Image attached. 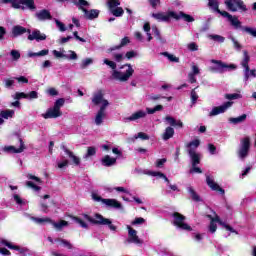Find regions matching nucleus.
Here are the masks:
<instances>
[{
	"mask_svg": "<svg viewBox=\"0 0 256 256\" xmlns=\"http://www.w3.org/2000/svg\"><path fill=\"white\" fill-rule=\"evenodd\" d=\"M73 221L80 225L82 229H89V224L87 223H92L93 225H106L110 231H117V226L113 225L111 219L105 218L101 214H95L94 216L82 214L79 217H74Z\"/></svg>",
	"mask_w": 256,
	"mask_h": 256,
	"instance_id": "obj_1",
	"label": "nucleus"
},
{
	"mask_svg": "<svg viewBox=\"0 0 256 256\" xmlns=\"http://www.w3.org/2000/svg\"><path fill=\"white\" fill-rule=\"evenodd\" d=\"M104 65H107L112 69V77L116 81H121L122 83H125V81H129L131 77H133V74L135 73V69H133V66L131 64H125L120 67V69H125L124 71L117 70V63L115 61L104 59L103 60Z\"/></svg>",
	"mask_w": 256,
	"mask_h": 256,
	"instance_id": "obj_2",
	"label": "nucleus"
},
{
	"mask_svg": "<svg viewBox=\"0 0 256 256\" xmlns=\"http://www.w3.org/2000/svg\"><path fill=\"white\" fill-rule=\"evenodd\" d=\"M92 103H94V105H101L100 110L98 111L95 117V124L101 125V123H103V119H105L107 115L105 109L109 107V101L103 98V92L98 91L93 95Z\"/></svg>",
	"mask_w": 256,
	"mask_h": 256,
	"instance_id": "obj_3",
	"label": "nucleus"
},
{
	"mask_svg": "<svg viewBox=\"0 0 256 256\" xmlns=\"http://www.w3.org/2000/svg\"><path fill=\"white\" fill-rule=\"evenodd\" d=\"M249 61H251V57L249 56V52L247 50L243 51V59L241 61V67H243V73H244V83L247 85V82L251 77H256V70L249 68Z\"/></svg>",
	"mask_w": 256,
	"mask_h": 256,
	"instance_id": "obj_4",
	"label": "nucleus"
},
{
	"mask_svg": "<svg viewBox=\"0 0 256 256\" xmlns=\"http://www.w3.org/2000/svg\"><path fill=\"white\" fill-rule=\"evenodd\" d=\"M208 217L210 218V225L208 229L211 233H215V231H217V223H219V225L226 229V231H229L230 233H236L237 235V231H235V229H233V227H231L229 224L223 222L221 218H219V216L213 217L211 215H208Z\"/></svg>",
	"mask_w": 256,
	"mask_h": 256,
	"instance_id": "obj_5",
	"label": "nucleus"
},
{
	"mask_svg": "<svg viewBox=\"0 0 256 256\" xmlns=\"http://www.w3.org/2000/svg\"><path fill=\"white\" fill-rule=\"evenodd\" d=\"M2 3H11L14 9H35V1L33 0H1Z\"/></svg>",
	"mask_w": 256,
	"mask_h": 256,
	"instance_id": "obj_6",
	"label": "nucleus"
},
{
	"mask_svg": "<svg viewBox=\"0 0 256 256\" xmlns=\"http://www.w3.org/2000/svg\"><path fill=\"white\" fill-rule=\"evenodd\" d=\"M126 229L128 231L126 243H128V245L132 244L141 247V245H143V239L139 238V235H137V230L131 227V225H126Z\"/></svg>",
	"mask_w": 256,
	"mask_h": 256,
	"instance_id": "obj_7",
	"label": "nucleus"
},
{
	"mask_svg": "<svg viewBox=\"0 0 256 256\" xmlns=\"http://www.w3.org/2000/svg\"><path fill=\"white\" fill-rule=\"evenodd\" d=\"M251 148V139L246 136L241 139L240 146L238 149V157L241 161H244L247 155H249V149Z\"/></svg>",
	"mask_w": 256,
	"mask_h": 256,
	"instance_id": "obj_8",
	"label": "nucleus"
},
{
	"mask_svg": "<svg viewBox=\"0 0 256 256\" xmlns=\"http://www.w3.org/2000/svg\"><path fill=\"white\" fill-rule=\"evenodd\" d=\"M94 201H101L103 205L106 207H110L111 209H119L120 211H123V204L119 202L117 199H111V198H101V196L93 195Z\"/></svg>",
	"mask_w": 256,
	"mask_h": 256,
	"instance_id": "obj_9",
	"label": "nucleus"
},
{
	"mask_svg": "<svg viewBox=\"0 0 256 256\" xmlns=\"http://www.w3.org/2000/svg\"><path fill=\"white\" fill-rule=\"evenodd\" d=\"M172 217L174 219L173 224L175 227L181 229L182 231H193V228H191V226L185 222V216L179 212H176L172 214Z\"/></svg>",
	"mask_w": 256,
	"mask_h": 256,
	"instance_id": "obj_10",
	"label": "nucleus"
},
{
	"mask_svg": "<svg viewBox=\"0 0 256 256\" xmlns=\"http://www.w3.org/2000/svg\"><path fill=\"white\" fill-rule=\"evenodd\" d=\"M35 223H38V225H45V223H51L53 225L54 229H57V231H61L63 227H67L69 225V222L65 220H61L59 222H53L51 218H34Z\"/></svg>",
	"mask_w": 256,
	"mask_h": 256,
	"instance_id": "obj_11",
	"label": "nucleus"
},
{
	"mask_svg": "<svg viewBox=\"0 0 256 256\" xmlns=\"http://www.w3.org/2000/svg\"><path fill=\"white\" fill-rule=\"evenodd\" d=\"M143 174L149 175L150 177H159V179H164V181L167 182V186L169 187V189H171V191H179V187H177V185L175 184H171L169 178H167V176L161 172L144 170Z\"/></svg>",
	"mask_w": 256,
	"mask_h": 256,
	"instance_id": "obj_12",
	"label": "nucleus"
},
{
	"mask_svg": "<svg viewBox=\"0 0 256 256\" xmlns=\"http://www.w3.org/2000/svg\"><path fill=\"white\" fill-rule=\"evenodd\" d=\"M0 245L2 247H7L8 249H11L12 251H18V253H21V255H25V253H29V249L27 247L18 246L13 244L7 239L1 238L0 239Z\"/></svg>",
	"mask_w": 256,
	"mask_h": 256,
	"instance_id": "obj_13",
	"label": "nucleus"
},
{
	"mask_svg": "<svg viewBox=\"0 0 256 256\" xmlns=\"http://www.w3.org/2000/svg\"><path fill=\"white\" fill-rule=\"evenodd\" d=\"M225 5L229 11L235 12L240 9V11H247L245 4L241 0H225Z\"/></svg>",
	"mask_w": 256,
	"mask_h": 256,
	"instance_id": "obj_14",
	"label": "nucleus"
},
{
	"mask_svg": "<svg viewBox=\"0 0 256 256\" xmlns=\"http://www.w3.org/2000/svg\"><path fill=\"white\" fill-rule=\"evenodd\" d=\"M230 107H233V102L231 101L225 102L223 105L213 107L209 112V117H216V115H221L225 113L227 109H230Z\"/></svg>",
	"mask_w": 256,
	"mask_h": 256,
	"instance_id": "obj_15",
	"label": "nucleus"
},
{
	"mask_svg": "<svg viewBox=\"0 0 256 256\" xmlns=\"http://www.w3.org/2000/svg\"><path fill=\"white\" fill-rule=\"evenodd\" d=\"M152 17L154 19H156V21H163V22H167L169 21V19H171V17L173 19L177 18V13L176 12H173V11H170V12H159V13H153L152 14Z\"/></svg>",
	"mask_w": 256,
	"mask_h": 256,
	"instance_id": "obj_16",
	"label": "nucleus"
},
{
	"mask_svg": "<svg viewBox=\"0 0 256 256\" xmlns=\"http://www.w3.org/2000/svg\"><path fill=\"white\" fill-rule=\"evenodd\" d=\"M206 183L212 191H217L220 195H225V190L215 182V178L213 176L206 175Z\"/></svg>",
	"mask_w": 256,
	"mask_h": 256,
	"instance_id": "obj_17",
	"label": "nucleus"
},
{
	"mask_svg": "<svg viewBox=\"0 0 256 256\" xmlns=\"http://www.w3.org/2000/svg\"><path fill=\"white\" fill-rule=\"evenodd\" d=\"M212 63L216 65L213 69L218 73H225V71H228V69H235V65H227L221 61L212 60Z\"/></svg>",
	"mask_w": 256,
	"mask_h": 256,
	"instance_id": "obj_18",
	"label": "nucleus"
},
{
	"mask_svg": "<svg viewBox=\"0 0 256 256\" xmlns=\"http://www.w3.org/2000/svg\"><path fill=\"white\" fill-rule=\"evenodd\" d=\"M222 17H225L234 29H241V21L236 16L229 14L227 11L222 12Z\"/></svg>",
	"mask_w": 256,
	"mask_h": 256,
	"instance_id": "obj_19",
	"label": "nucleus"
},
{
	"mask_svg": "<svg viewBox=\"0 0 256 256\" xmlns=\"http://www.w3.org/2000/svg\"><path fill=\"white\" fill-rule=\"evenodd\" d=\"M61 110H56L55 106L49 108L46 113L42 114L44 119H57V117H61Z\"/></svg>",
	"mask_w": 256,
	"mask_h": 256,
	"instance_id": "obj_20",
	"label": "nucleus"
},
{
	"mask_svg": "<svg viewBox=\"0 0 256 256\" xmlns=\"http://www.w3.org/2000/svg\"><path fill=\"white\" fill-rule=\"evenodd\" d=\"M29 36L28 39L29 41H45V39H47V35L41 33V31L39 30H34L31 33V30H28Z\"/></svg>",
	"mask_w": 256,
	"mask_h": 256,
	"instance_id": "obj_21",
	"label": "nucleus"
},
{
	"mask_svg": "<svg viewBox=\"0 0 256 256\" xmlns=\"http://www.w3.org/2000/svg\"><path fill=\"white\" fill-rule=\"evenodd\" d=\"M79 9H81L86 17V19H89L90 21H93V19H97L99 17V10L97 9H92V10H87L84 7L85 6H78Z\"/></svg>",
	"mask_w": 256,
	"mask_h": 256,
	"instance_id": "obj_22",
	"label": "nucleus"
},
{
	"mask_svg": "<svg viewBox=\"0 0 256 256\" xmlns=\"http://www.w3.org/2000/svg\"><path fill=\"white\" fill-rule=\"evenodd\" d=\"M145 117H147V112L144 110H138L129 117L125 118V122L127 123V121H139V119H145Z\"/></svg>",
	"mask_w": 256,
	"mask_h": 256,
	"instance_id": "obj_23",
	"label": "nucleus"
},
{
	"mask_svg": "<svg viewBox=\"0 0 256 256\" xmlns=\"http://www.w3.org/2000/svg\"><path fill=\"white\" fill-rule=\"evenodd\" d=\"M2 151L5 153H23V151H25V144H23V140H20L19 148H15V146H5L2 148Z\"/></svg>",
	"mask_w": 256,
	"mask_h": 256,
	"instance_id": "obj_24",
	"label": "nucleus"
},
{
	"mask_svg": "<svg viewBox=\"0 0 256 256\" xmlns=\"http://www.w3.org/2000/svg\"><path fill=\"white\" fill-rule=\"evenodd\" d=\"M199 73H201V69H199V66L193 64L192 71L188 74L189 83H197V75H199Z\"/></svg>",
	"mask_w": 256,
	"mask_h": 256,
	"instance_id": "obj_25",
	"label": "nucleus"
},
{
	"mask_svg": "<svg viewBox=\"0 0 256 256\" xmlns=\"http://www.w3.org/2000/svg\"><path fill=\"white\" fill-rule=\"evenodd\" d=\"M101 165L103 167H113L117 163V158L111 157L109 155H105L104 157L101 158Z\"/></svg>",
	"mask_w": 256,
	"mask_h": 256,
	"instance_id": "obj_26",
	"label": "nucleus"
},
{
	"mask_svg": "<svg viewBox=\"0 0 256 256\" xmlns=\"http://www.w3.org/2000/svg\"><path fill=\"white\" fill-rule=\"evenodd\" d=\"M175 135V129L171 126L165 128L164 132L162 133L163 141H169V139H173Z\"/></svg>",
	"mask_w": 256,
	"mask_h": 256,
	"instance_id": "obj_27",
	"label": "nucleus"
},
{
	"mask_svg": "<svg viewBox=\"0 0 256 256\" xmlns=\"http://www.w3.org/2000/svg\"><path fill=\"white\" fill-rule=\"evenodd\" d=\"M165 121L171 127H179L180 129H183V122L181 120H176L175 118H173L171 116H166Z\"/></svg>",
	"mask_w": 256,
	"mask_h": 256,
	"instance_id": "obj_28",
	"label": "nucleus"
},
{
	"mask_svg": "<svg viewBox=\"0 0 256 256\" xmlns=\"http://www.w3.org/2000/svg\"><path fill=\"white\" fill-rule=\"evenodd\" d=\"M208 7L215 13H219V15H222V16H223V13L225 12L219 9V0H208Z\"/></svg>",
	"mask_w": 256,
	"mask_h": 256,
	"instance_id": "obj_29",
	"label": "nucleus"
},
{
	"mask_svg": "<svg viewBox=\"0 0 256 256\" xmlns=\"http://www.w3.org/2000/svg\"><path fill=\"white\" fill-rule=\"evenodd\" d=\"M13 200L15 201L16 205L20 207V209H26L27 208V200L21 198L19 194H13Z\"/></svg>",
	"mask_w": 256,
	"mask_h": 256,
	"instance_id": "obj_30",
	"label": "nucleus"
},
{
	"mask_svg": "<svg viewBox=\"0 0 256 256\" xmlns=\"http://www.w3.org/2000/svg\"><path fill=\"white\" fill-rule=\"evenodd\" d=\"M188 154L190 155L192 165H199L201 163V154L196 153L195 150H188Z\"/></svg>",
	"mask_w": 256,
	"mask_h": 256,
	"instance_id": "obj_31",
	"label": "nucleus"
},
{
	"mask_svg": "<svg viewBox=\"0 0 256 256\" xmlns=\"http://www.w3.org/2000/svg\"><path fill=\"white\" fill-rule=\"evenodd\" d=\"M36 17L39 21H47L52 19L51 13L48 10H41L37 12Z\"/></svg>",
	"mask_w": 256,
	"mask_h": 256,
	"instance_id": "obj_32",
	"label": "nucleus"
},
{
	"mask_svg": "<svg viewBox=\"0 0 256 256\" xmlns=\"http://www.w3.org/2000/svg\"><path fill=\"white\" fill-rule=\"evenodd\" d=\"M129 43V37H124L122 40H121V43L120 45H117V46H114V47H111L107 50V53H113V51H117V49H121V47H125V45H127Z\"/></svg>",
	"mask_w": 256,
	"mask_h": 256,
	"instance_id": "obj_33",
	"label": "nucleus"
},
{
	"mask_svg": "<svg viewBox=\"0 0 256 256\" xmlns=\"http://www.w3.org/2000/svg\"><path fill=\"white\" fill-rule=\"evenodd\" d=\"M64 152L66 153V155H68L70 159H72L74 165H81V159L75 156L73 152L69 151L67 148H64Z\"/></svg>",
	"mask_w": 256,
	"mask_h": 256,
	"instance_id": "obj_34",
	"label": "nucleus"
},
{
	"mask_svg": "<svg viewBox=\"0 0 256 256\" xmlns=\"http://www.w3.org/2000/svg\"><path fill=\"white\" fill-rule=\"evenodd\" d=\"M174 19H184V21H186L187 23H193V21H195V18H193V16L185 14L183 12L177 13V18Z\"/></svg>",
	"mask_w": 256,
	"mask_h": 256,
	"instance_id": "obj_35",
	"label": "nucleus"
},
{
	"mask_svg": "<svg viewBox=\"0 0 256 256\" xmlns=\"http://www.w3.org/2000/svg\"><path fill=\"white\" fill-rule=\"evenodd\" d=\"M247 119V114H242L236 118H229V123H233V125H239V123H243Z\"/></svg>",
	"mask_w": 256,
	"mask_h": 256,
	"instance_id": "obj_36",
	"label": "nucleus"
},
{
	"mask_svg": "<svg viewBox=\"0 0 256 256\" xmlns=\"http://www.w3.org/2000/svg\"><path fill=\"white\" fill-rule=\"evenodd\" d=\"M225 99H228V101H235L237 99H243V95L241 94V91H238L232 94H225Z\"/></svg>",
	"mask_w": 256,
	"mask_h": 256,
	"instance_id": "obj_37",
	"label": "nucleus"
},
{
	"mask_svg": "<svg viewBox=\"0 0 256 256\" xmlns=\"http://www.w3.org/2000/svg\"><path fill=\"white\" fill-rule=\"evenodd\" d=\"M12 33L14 37H18V35H23V33H27V29L22 26H14L12 29Z\"/></svg>",
	"mask_w": 256,
	"mask_h": 256,
	"instance_id": "obj_38",
	"label": "nucleus"
},
{
	"mask_svg": "<svg viewBox=\"0 0 256 256\" xmlns=\"http://www.w3.org/2000/svg\"><path fill=\"white\" fill-rule=\"evenodd\" d=\"M14 115L15 110H4L0 112V117H2V119H13Z\"/></svg>",
	"mask_w": 256,
	"mask_h": 256,
	"instance_id": "obj_39",
	"label": "nucleus"
},
{
	"mask_svg": "<svg viewBox=\"0 0 256 256\" xmlns=\"http://www.w3.org/2000/svg\"><path fill=\"white\" fill-rule=\"evenodd\" d=\"M208 38L211 39V41H215V43H225V37L217 34H210L208 35Z\"/></svg>",
	"mask_w": 256,
	"mask_h": 256,
	"instance_id": "obj_40",
	"label": "nucleus"
},
{
	"mask_svg": "<svg viewBox=\"0 0 256 256\" xmlns=\"http://www.w3.org/2000/svg\"><path fill=\"white\" fill-rule=\"evenodd\" d=\"M107 191L109 193H113L114 191H117V193H126V195H129V190L125 187H114V188H107Z\"/></svg>",
	"mask_w": 256,
	"mask_h": 256,
	"instance_id": "obj_41",
	"label": "nucleus"
},
{
	"mask_svg": "<svg viewBox=\"0 0 256 256\" xmlns=\"http://www.w3.org/2000/svg\"><path fill=\"white\" fill-rule=\"evenodd\" d=\"M110 13H112L114 17H122L125 11L123 10V8L117 7V8H112V10H110Z\"/></svg>",
	"mask_w": 256,
	"mask_h": 256,
	"instance_id": "obj_42",
	"label": "nucleus"
},
{
	"mask_svg": "<svg viewBox=\"0 0 256 256\" xmlns=\"http://www.w3.org/2000/svg\"><path fill=\"white\" fill-rule=\"evenodd\" d=\"M187 191H188V193L190 194V196H191V198L193 199V201H197V202L201 201V197H199V196L197 195V193L195 192V190L193 189V187H188V188H187Z\"/></svg>",
	"mask_w": 256,
	"mask_h": 256,
	"instance_id": "obj_43",
	"label": "nucleus"
},
{
	"mask_svg": "<svg viewBox=\"0 0 256 256\" xmlns=\"http://www.w3.org/2000/svg\"><path fill=\"white\" fill-rule=\"evenodd\" d=\"M162 55L164 57H167L168 60L171 61V63H179V57H177V56H175L173 54H170L169 52H164V53H162Z\"/></svg>",
	"mask_w": 256,
	"mask_h": 256,
	"instance_id": "obj_44",
	"label": "nucleus"
},
{
	"mask_svg": "<svg viewBox=\"0 0 256 256\" xmlns=\"http://www.w3.org/2000/svg\"><path fill=\"white\" fill-rule=\"evenodd\" d=\"M10 57L12 61H18L19 59H21V52L19 50H11Z\"/></svg>",
	"mask_w": 256,
	"mask_h": 256,
	"instance_id": "obj_45",
	"label": "nucleus"
},
{
	"mask_svg": "<svg viewBox=\"0 0 256 256\" xmlns=\"http://www.w3.org/2000/svg\"><path fill=\"white\" fill-rule=\"evenodd\" d=\"M145 219L143 217H137L131 221L133 227H139V225H144Z\"/></svg>",
	"mask_w": 256,
	"mask_h": 256,
	"instance_id": "obj_46",
	"label": "nucleus"
},
{
	"mask_svg": "<svg viewBox=\"0 0 256 256\" xmlns=\"http://www.w3.org/2000/svg\"><path fill=\"white\" fill-rule=\"evenodd\" d=\"M199 145H201V141H199V139H196L192 142H190L188 144V151H195V149H197V147H199Z\"/></svg>",
	"mask_w": 256,
	"mask_h": 256,
	"instance_id": "obj_47",
	"label": "nucleus"
},
{
	"mask_svg": "<svg viewBox=\"0 0 256 256\" xmlns=\"http://www.w3.org/2000/svg\"><path fill=\"white\" fill-rule=\"evenodd\" d=\"M112 57H113L114 61H116V63H121V61H124V59H125V55L123 53L113 52Z\"/></svg>",
	"mask_w": 256,
	"mask_h": 256,
	"instance_id": "obj_48",
	"label": "nucleus"
},
{
	"mask_svg": "<svg viewBox=\"0 0 256 256\" xmlns=\"http://www.w3.org/2000/svg\"><path fill=\"white\" fill-rule=\"evenodd\" d=\"M97 153V148L88 147L87 153L84 155V159H89V157H93Z\"/></svg>",
	"mask_w": 256,
	"mask_h": 256,
	"instance_id": "obj_49",
	"label": "nucleus"
},
{
	"mask_svg": "<svg viewBox=\"0 0 256 256\" xmlns=\"http://www.w3.org/2000/svg\"><path fill=\"white\" fill-rule=\"evenodd\" d=\"M107 5L111 11L112 9H116L118 5H121V2L119 0H107Z\"/></svg>",
	"mask_w": 256,
	"mask_h": 256,
	"instance_id": "obj_50",
	"label": "nucleus"
},
{
	"mask_svg": "<svg viewBox=\"0 0 256 256\" xmlns=\"http://www.w3.org/2000/svg\"><path fill=\"white\" fill-rule=\"evenodd\" d=\"M89 65H93V58H86V59L82 60L80 67H81V69H87V67H89Z\"/></svg>",
	"mask_w": 256,
	"mask_h": 256,
	"instance_id": "obj_51",
	"label": "nucleus"
},
{
	"mask_svg": "<svg viewBox=\"0 0 256 256\" xmlns=\"http://www.w3.org/2000/svg\"><path fill=\"white\" fill-rule=\"evenodd\" d=\"M143 30L145 31L147 37H148V41H151V39H153V37L151 36V25L149 24V22H146L143 26Z\"/></svg>",
	"mask_w": 256,
	"mask_h": 256,
	"instance_id": "obj_52",
	"label": "nucleus"
},
{
	"mask_svg": "<svg viewBox=\"0 0 256 256\" xmlns=\"http://www.w3.org/2000/svg\"><path fill=\"white\" fill-rule=\"evenodd\" d=\"M52 54L56 59H65L66 56L64 49H62L61 51L53 50Z\"/></svg>",
	"mask_w": 256,
	"mask_h": 256,
	"instance_id": "obj_53",
	"label": "nucleus"
},
{
	"mask_svg": "<svg viewBox=\"0 0 256 256\" xmlns=\"http://www.w3.org/2000/svg\"><path fill=\"white\" fill-rule=\"evenodd\" d=\"M163 110V106L162 105H157L154 108H146V114L148 113V115H153V113H157V111H161Z\"/></svg>",
	"mask_w": 256,
	"mask_h": 256,
	"instance_id": "obj_54",
	"label": "nucleus"
},
{
	"mask_svg": "<svg viewBox=\"0 0 256 256\" xmlns=\"http://www.w3.org/2000/svg\"><path fill=\"white\" fill-rule=\"evenodd\" d=\"M188 51L195 52L199 51V45L196 42H190L186 45Z\"/></svg>",
	"mask_w": 256,
	"mask_h": 256,
	"instance_id": "obj_55",
	"label": "nucleus"
},
{
	"mask_svg": "<svg viewBox=\"0 0 256 256\" xmlns=\"http://www.w3.org/2000/svg\"><path fill=\"white\" fill-rule=\"evenodd\" d=\"M64 105H65V99L63 98L56 100V102L54 103V107L58 111H61V107H63Z\"/></svg>",
	"mask_w": 256,
	"mask_h": 256,
	"instance_id": "obj_56",
	"label": "nucleus"
},
{
	"mask_svg": "<svg viewBox=\"0 0 256 256\" xmlns=\"http://www.w3.org/2000/svg\"><path fill=\"white\" fill-rule=\"evenodd\" d=\"M12 98L16 101H19V99H27V94L25 92H16L12 95Z\"/></svg>",
	"mask_w": 256,
	"mask_h": 256,
	"instance_id": "obj_57",
	"label": "nucleus"
},
{
	"mask_svg": "<svg viewBox=\"0 0 256 256\" xmlns=\"http://www.w3.org/2000/svg\"><path fill=\"white\" fill-rule=\"evenodd\" d=\"M26 186L30 189H33V191H41V187H39L37 184H35L33 181H27Z\"/></svg>",
	"mask_w": 256,
	"mask_h": 256,
	"instance_id": "obj_58",
	"label": "nucleus"
},
{
	"mask_svg": "<svg viewBox=\"0 0 256 256\" xmlns=\"http://www.w3.org/2000/svg\"><path fill=\"white\" fill-rule=\"evenodd\" d=\"M139 56V54L137 53V51H133V50H131V51H128L126 54H125V59H128V61L129 60H131V59H133V58H135V57H138Z\"/></svg>",
	"mask_w": 256,
	"mask_h": 256,
	"instance_id": "obj_59",
	"label": "nucleus"
},
{
	"mask_svg": "<svg viewBox=\"0 0 256 256\" xmlns=\"http://www.w3.org/2000/svg\"><path fill=\"white\" fill-rule=\"evenodd\" d=\"M65 59H70L71 61L77 60V53L73 50H69L68 54H66Z\"/></svg>",
	"mask_w": 256,
	"mask_h": 256,
	"instance_id": "obj_60",
	"label": "nucleus"
},
{
	"mask_svg": "<svg viewBox=\"0 0 256 256\" xmlns=\"http://www.w3.org/2000/svg\"><path fill=\"white\" fill-rule=\"evenodd\" d=\"M73 2L77 5V7H89V2L86 0H73Z\"/></svg>",
	"mask_w": 256,
	"mask_h": 256,
	"instance_id": "obj_61",
	"label": "nucleus"
},
{
	"mask_svg": "<svg viewBox=\"0 0 256 256\" xmlns=\"http://www.w3.org/2000/svg\"><path fill=\"white\" fill-rule=\"evenodd\" d=\"M26 99H39V93L37 91H31L26 94Z\"/></svg>",
	"mask_w": 256,
	"mask_h": 256,
	"instance_id": "obj_62",
	"label": "nucleus"
},
{
	"mask_svg": "<svg viewBox=\"0 0 256 256\" xmlns=\"http://www.w3.org/2000/svg\"><path fill=\"white\" fill-rule=\"evenodd\" d=\"M69 165V160L57 161L58 169H65Z\"/></svg>",
	"mask_w": 256,
	"mask_h": 256,
	"instance_id": "obj_63",
	"label": "nucleus"
},
{
	"mask_svg": "<svg viewBox=\"0 0 256 256\" xmlns=\"http://www.w3.org/2000/svg\"><path fill=\"white\" fill-rule=\"evenodd\" d=\"M243 31H245L249 35H252V37H256V29L255 28L244 27Z\"/></svg>",
	"mask_w": 256,
	"mask_h": 256,
	"instance_id": "obj_64",
	"label": "nucleus"
}]
</instances>
